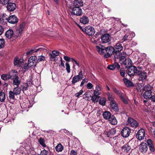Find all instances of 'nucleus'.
<instances>
[{"mask_svg":"<svg viewBox=\"0 0 155 155\" xmlns=\"http://www.w3.org/2000/svg\"><path fill=\"white\" fill-rule=\"evenodd\" d=\"M150 150L152 152H154L155 150L154 146L153 144L152 145L149 146Z\"/></svg>","mask_w":155,"mask_h":155,"instance_id":"e2e57ef3","label":"nucleus"},{"mask_svg":"<svg viewBox=\"0 0 155 155\" xmlns=\"http://www.w3.org/2000/svg\"><path fill=\"white\" fill-rule=\"evenodd\" d=\"M40 143L44 147H46V146L45 144V141L44 139L42 138H40L39 140Z\"/></svg>","mask_w":155,"mask_h":155,"instance_id":"c03bdc74","label":"nucleus"},{"mask_svg":"<svg viewBox=\"0 0 155 155\" xmlns=\"http://www.w3.org/2000/svg\"><path fill=\"white\" fill-rule=\"evenodd\" d=\"M123 62L127 68L132 66L131 60L129 58L125 59L124 61H123Z\"/></svg>","mask_w":155,"mask_h":155,"instance_id":"4be33fe9","label":"nucleus"},{"mask_svg":"<svg viewBox=\"0 0 155 155\" xmlns=\"http://www.w3.org/2000/svg\"><path fill=\"white\" fill-rule=\"evenodd\" d=\"M127 54L124 52H123L121 53H116L114 54V55L115 59L119 58L120 61H124L126 59L125 58L127 57Z\"/></svg>","mask_w":155,"mask_h":155,"instance_id":"0eeeda50","label":"nucleus"},{"mask_svg":"<svg viewBox=\"0 0 155 155\" xmlns=\"http://www.w3.org/2000/svg\"><path fill=\"white\" fill-rule=\"evenodd\" d=\"M88 81L87 79H84L82 80V82L81 83V84H80V86L82 87V86L86 82H87Z\"/></svg>","mask_w":155,"mask_h":155,"instance_id":"6e6d98bb","label":"nucleus"},{"mask_svg":"<svg viewBox=\"0 0 155 155\" xmlns=\"http://www.w3.org/2000/svg\"><path fill=\"white\" fill-rule=\"evenodd\" d=\"M36 56H31L29 58L28 63L30 67H32L35 65L37 62L36 60Z\"/></svg>","mask_w":155,"mask_h":155,"instance_id":"dca6fc26","label":"nucleus"},{"mask_svg":"<svg viewBox=\"0 0 155 155\" xmlns=\"http://www.w3.org/2000/svg\"><path fill=\"white\" fill-rule=\"evenodd\" d=\"M152 87L149 84L145 86L143 89L145 92L143 94V97L146 99H149L152 97Z\"/></svg>","mask_w":155,"mask_h":155,"instance_id":"f257e3e1","label":"nucleus"},{"mask_svg":"<svg viewBox=\"0 0 155 155\" xmlns=\"http://www.w3.org/2000/svg\"><path fill=\"white\" fill-rule=\"evenodd\" d=\"M91 129L94 133L97 132L99 129V127L96 125L94 124L91 127Z\"/></svg>","mask_w":155,"mask_h":155,"instance_id":"f704fd0d","label":"nucleus"},{"mask_svg":"<svg viewBox=\"0 0 155 155\" xmlns=\"http://www.w3.org/2000/svg\"><path fill=\"white\" fill-rule=\"evenodd\" d=\"M5 45V41L3 39H0V48H3Z\"/></svg>","mask_w":155,"mask_h":155,"instance_id":"de8ad7c7","label":"nucleus"},{"mask_svg":"<svg viewBox=\"0 0 155 155\" xmlns=\"http://www.w3.org/2000/svg\"><path fill=\"white\" fill-rule=\"evenodd\" d=\"M127 125L132 127L136 128L138 126L137 122L133 118L129 117L127 120Z\"/></svg>","mask_w":155,"mask_h":155,"instance_id":"7ed1b4c3","label":"nucleus"},{"mask_svg":"<svg viewBox=\"0 0 155 155\" xmlns=\"http://www.w3.org/2000/svg\"><path fill=\"white\" fill-rule=\"evenodd\" d=\"M11 79L13 80V84L14 85L18 86L20 84V80L18 76V72L15 70H12L11 71Z\"/></svg>","mask_w":155,"mask_h":155,"instance_id":"f03ea898","label":"nucleus"},{"mask_svg":"<svg viewBox=\"0 0 155 155\" xmlns=\"http://www.w3.org/2000/svg\"><path fill=\"white\" fill-rule=\"evenodd\" d=\"M114 92L116 94H117V95H118V96L120 97V96L121 95H122L124 94L123 93H122L121 92V91L120 90H119L118 89L115 88L114 89Z\"/></svg>","mask_w":155,"mask_h":155,"instance_id":"a18cd8bd","label":"nucleus"},{"mask_svg":"<svg viewBox=\"0 0 155 155\" xmlns=\"http://www.w3.org/2000/svg\"><path fill=\"white\" fill-rule=\"evenodd\" d=\"M145 132L144 129H141L139 130L136 134V137L139 140L143 139L145 137Z\"/></svg>","mask_w":155,"mask_h":155,"instance_id":"9b49d317","label":"nucleus"},{"mask_svg":"<svg viewBox=\"0 0 155 155\" xmlns=\"http://www.w3.org/2000/svg\"><path fill=\"white\" fill-rule=\"evenodd\" d=\"M105 51L107 54L104 55L105 57L106 58L109 57L113 54H114V48L111 46L105 48Z\"/></svg>","mask_w":155,"mask_h":155,"instance_id":"6e6552de","label":"nucleus"},{"mask_svg":"<svg viewBox=\"0 0 155 155\" xmlns=\"http://www.w3.org/2000/svg\"><path fill=\"white\" fill-rule=\"evenodd\" d=\"M137 74L140 76V80H144L146 79L147 74L145 72H142L140 70H139Z\"/></svg>","mask_w":155,"mask_h":155,"instance_id":"6ab92c4d","label":"nucleus"},{"mask_svg":"<svg viewBox=\"0 0 155 155\" xmlns=\"http://www.w3.org/2000/svg\"><path fill=\"white\" fill-rule=\"evenodd\" d=\"M23 62V60L19 58L18 57H15L14 60V64L17 67L21 66Z\"/></svg>","mask_w":155,"mask_h":155,"instance_id":"2eb2a0df","label":"nucleus"},{"mask_svg":"<svg viewBox=\"0 0 155 155\" xmlns=\"http://www.w3.org/2000/svg\"><path fill=\"white\" fill-rule=\"evenodd\" d=\"M12 91L14 92L16 95H17L20 94L21 89L18 87H17L13 89Z\"/></svg>","mask_w":155,"mask_h":155,"instance_id":"e433bc0d","label":"nucleus"},{"mask_svg":"<svg viewBox=\"0 0 155 155\" xmlns=\"http://www.w3.org/2000/svg\"><path fill=\"white\" fill-rule=\"evenodd\" d=\"M47 50V48L44 46L36 47L34 49L31 50L30 51L28 52L27 53V54L28 55L30 54H31L33 51H34L35 52H37L38 51L45 52Z\"/></svg>","mask_w":155,"mask_h":155,"instance_id":"20e7f679","label":"nucleus"},{"mask_svg":"<svg viewBox=\"0 0 155 155\" xmlns=\"http://www.w3.org/2000/svg\"><path fill=\"white\" fill-rule=\"evenodd\" d=\"M114 54L116 53H120V51L123 49V47L122 45L120 43H117L114 46Z\"/></svg>","mask_w":155,"mask_h":155,"instance_id":"a211bd4d","label":"nucleus"},{"mask_svg":"<svg viewBox=\"0 0 155 155\" xmlns=\"http://www.w3.org/2000/svg\"><path fill=\"white\" fill-rule=\"evenodd\" d=\"M83 93V91L82 90H80L79 92L75 94V95L76 97H79Z\"/></svg>","mask_w":155,"mask_h":155,"instance_id":"8fccbe9b","label":"nucleus"},{"mask_svg":"<svg viewBox=\"0 0 155 155\" xmlns=\"http://www.w3.org/2000/svg\"><path fill=\"white\" fill-rule=\"evenodd\" d=\"M48 153V151L45 150H44L42 151L41 153V155H47Z\"/></svg>","mask_w":155,"mask_h":155,"instance_id":"5fc2aeb1","label":"nucleus"},{"mask_svg":"<svg viewBox=\"0 0 155 155\" xmlns=\"http://www.w3.org/2000/svg\"><path fill=\"white\" fill-rule=\"evenodd\" d=\"M147 149V145L146 143H143L141 144L139 147L140 151L143 152L146 151Z\"/></svg>","mask_w":155,"mask_h":155,"instance_id":"cd10ccee","label":"nucleus"},{"mask_svg":"<svg viewBox=\"0 0 155 155\" xmlns=\"http://www.w3.org/2000/svg\"><path fill=\"white\" fill-rule=\"evenodd\" d=\"M25 22H23L19 26L16 30V33L17 34L16 36L18 37L20 36L25 26Z\"/></svg>","mask_w":155,"mask_h":155,"instance_id":"f8f14e48","label":"nucleus"},{"mask_svg":"<svg viewBox=\"0 0 155 155\" xmlns=\"http://www.w3.org/2000/svg\"><path fill=\"white\" fill-rule=\"evenodd\" d=\"M45 60V57L44 56L41 55L38 56V59L37 60V61H44Z\"/></svg>","mask_w":155,"mask_h":155,"instance_id":"09e8293b","label":"nucleus"},{"mask_svg":"<svg viewBox=\"0 0 155 155\" xmlns=\"http://www.w3.org/2000/svg\"><path fill=\"white\" fill-rule=\"evenodd\" d=\"M15 94L12 91H10L9 92V99L8 101L10 103L13 104L14 102L15 99Z\"/></svg>","mask_w":155,"mask_h":155,"instance_id":"412c9836","label":"nucleus"},{"mask_svg":"<svg viewBox=\"0 0 155 155\" xmlns=\"http://www.w3.org/2000/svg\"><path fill=\"white\" fill-rule=\"evenodd\" d=\"M124 81L125 85L127 87L131 86L132 85V83L129 80L126 78L124 79Z\"/></svg>","mask_w":155,"mask_h":155,"instance_id":"ea45409f","label":"nucleus"},{"mask_svg":"<svg viewBox=\"0 0 155 155\" xmlns=\"http://www.w3.org/2000/svg\"><path fill=\"white\" fill-rule=\"evenodd\" d=\"M64 58L66 61H70L71 58L70 57H69L67 56H64Z\"/></svg>","mask_w":155,"mask_h":155,"instance_id":"338daca9","label":"nucleus"},{"mask_svg":"<svg viewBox=\"0 0 155 155\" xmlns=\"http://www.w3.org/2000/svg\"><path fill=\"white\" fill-rule=\"evenodd\" d=\"M64 147L61 143H59L55 147V150L57 152H61L63 149Z\"/></svg>","mask_w":155,"mask_h":155,"instance_id":"4c0bfd02","label":"nucleus"},{"mask_svg":"<svg viewBox=\"0 0 155 155\" xmlns=\"http://www.w3.org/2000/svg\"><path fill=\"white\" fill-rule=\"evenodd\" d=\"M31 67H30V66H29V64H28H28H25L22 68V71L23 72H25L26 70L28 69V68Z\"/></svg>","mask_w":155,"mask_h":155,"instance_id":"79ce46f5","label":"nucleus"},{"mask_svg":"<svg viewBox=\"0 0 155 155\" xmlns=\"http://www.w3.org/2000/svg\"><path fill=\"white\" fill-rule=\"evenodd\" d=\"M108 100L110 101V103L111 102H115L114 101V98L113 97L111 96H109L108 97Z\"/></svg>","mask_w":155,"mask_h":155,"instance_id":"69168bd1","label":"nucleus"},{"mask_svg":"<svg viewBox=\"0 0 155 155\" xmlns=\"http://www.w3.org/2000/svg\"><path fill=\"white\" fill-rule=\"evenodd\" d=\"M91 97L92 101L94 103L97 102L100 98L99 96L93 95Z\"/></svg>","mask_w":155,"mask_h":155,"instance_id":"58836bf2","label":"nucleus"},{"mask_svg":"<svg viewBox=\"0 0 155 155\" xmlns=\"http://www.w3.org/2000/svg\"><path fill=\"white\" fill-rule=\"evenodd\" d=\"M128 74L130 76H132L135 74H137L138 70L137 68L134 66H131L127 68Z\"/></svg>","mask_w":155,"mask_h":155,"instance_id":"423d86ee","label":"nucleus"},{"mask_svg":"<svg viewBox=\"0 0 155 155\" xmlns=\"http://www.w3.org/2000/svg\"><path fill=\"white\" fill-rule=\"evenodd\" d=\"M16 7L14 3H9L7 5V8L9 11H13L15 9Z\"/></svg>","mask_w":155,"mask_h":155,"instance_id":"b1692460","label":"nucleus"},{"mask_svg":"<svg viewBox=\"0 0 155 155\" xmlns=\"http://www.w3.org/2000/svg\"><path fill=\"white\" fill-rule=\"evenodd\" d=\"M66 69L67 70V72L68 73L70 72V64L68 62H66L65 64Z\"/></svg>","mask_w":155,"mask_h":155,"instance_id":"49530a36","label":"nucleus"},{"mask_svg":"<svg viewBox=\"0 0 155 155\" xmlns=\"http://www.w3.org/2000/svg\"><path fill=\"white\" fill-rule=\"evenodd\" d=\"M147 143L148 146V147L152 145L153 144L152 143V141L150 139H149L147 140Z\"/></svg>","mask_w":155,"mask_h":155,"instance_id":"680f3d73","label":"nucleus"},{"mask_svg":"<svg viewBox=\"0 0 155 155\" xmlns=\"http://www.w3.org/2000/svg\"><path fill=\"white\" fill-rule=\"evenodd\" d=\"M107 68L111 70H113L115 68L114 64L109 65L107 67Z\"/></svg>","mask_w":155,"mask_h":155,"instance_id":"13d9d810","label":"nucleus"},{"mask_svg":"<svg viewBox=\"0 0 155 155\" xmlns=\"http://www.w3.org/2000/svg\"><path fill=\"white\" fill-rule=\"evenodd\" d=\"M8 17L5 14H2L0 15V24L5 25L8 21Z\"/></svg>","mask_w":155,"mask_h":155,"instance_id":"f3484780","label":"nucleus"},{"mask_svg":"<svg viewBox=\"0 0 155 155\" xmlns=\"http://www.w3.org/2000/svg\"><path fill=\"white\" fill-rule=\"evenodd\" d=\"M134 34L132 33H127L124 36L123 38L122 39V40L123 41H124L128 40L130 39V38H132L134 37Z\"/></svg>","mask_w":155,"mask_h":155,"instance_id":"c85d7f7f","label":"nucleus"},{"mask_svg":"<svg viewBox=\"0 0 155 155\" xmlns=\"http://www.w3.org/2000/svg\"><path fill=\"white\" fill-rule=\"evenodd\" d=\"M80 21L81 23L84 25H86L88 23L89 19L87 17L85 16L81 18Z\"/></svg>","mask_w":155,"mask_h":155,"instance_id":"bb28decb","label":"nucleus"},{"mask_svg":"<svg viewBox=\"0 0 155 155\" xmlns=\"http://www.w3.org/2000/svg\"><path fill=\"white\" fill-rule=\"evenodd\" d=\"M49 55L50 56V59L51 61H55L56 60V56H54L52 53H49Z\"/></svg>","mask_w":155,"mask_h":155,"instance_id":"3c124183","label":"nucleus"},{"mask_svg":"<svg viewBox=\"0 0 155 155\" xmlns=\"http://www.w3.org/2000/svg\"><path fill=\"white\" fill-rule=\"evenodd\" d=\"M93 87V85L90 83H88L87 85V87L88 89H91Z\"/></svg>","mask_w":155,"mask_h":155,"instance_id":"4d7b16f0","label":"nucleus"},{"mask_svg":"<svg viewBox=\"0 0 155 155\" xmlns=\"http://www.w3.org/2000/svg\"><path fill=\"white\" fill-rule=\"evenodd\" d=\"M54 56H57L59 55V52L57 51H54L52 52Z\"/></svg>","mask_w":155,"mask_h":155,"instance_id":"bf43d9fd","label":"nucleus"},{"mask_svg":"<svg viewBox=\"0 0 155 155\" xmlns=\"http://www.w3.org/2000/svg\"><path fill=\"white\" fill-rule=\"evenodd\" d=\"M130 146L128 144H125L122 147V150L126 153H127L130 151Z\"/></svg>","mask_w":155,"mask_h":155,"instance_id":"473e14b6","label":"nucleus"},{"mask_svg":"<svg viewBox=\"0 0 155 155\" xmlns=\"http://www.w3.org/2000/svg\"><path fill=\"white\" fill-rule=\"evenodd\" d=\"M74 7H80L83 5L82 0H75L73 2Z\"/></svg>","mask_w":155,"mask_h":155,"instance_id":"393cba45","label":"nucleus"},{"mask_svg":"<svg viewBox=\"0 0 155 155\" xmlns=\"http://www.w3.org/2000/svg\"><path fill=\"white\" fill-rule=\"evenodd\" d=\"M110 106L115 111H118V108L115 102H111L110 103Z\"/></svg>","mask_w":155,"mask_h":155,"instance_id":"72a5a7b5","label":"nucleus"},{"mask_svg":"<svg viewBox=\"0 0 155 155\" xmlns=\"http://www.w3.org/2000/svg\"><path fill=\"white\" fill-rule=\"evenodd\" d=\"M96 48L98 53L101 54H104V51L105 50V47L102 45L97 46L96 47Z\"/></svg>","mask_w":155,"mask_h":155,"instance_id":"a878e982","label":"nucleus"},{"mask_svg":"<svg viewBox=\"0 0 155 155\" xmlns=\"http://www.w3.org/2000/svg\"><path fill=\"white\" fill-rule=\"evenodd\" d=\"M10 0H0L1 3L3 5H5L8 3Z\"/></svg>","mask_w":155,"mask_h":155,"instance_id":"603ef678","label":"nucleus"},{"mask_svg":"<svg viewBox=\"0 0 155 155\" xmlns=\"http://www.w3.org/2000/svg\"><path fill=\"white\" fill-rule=\"evenodd\" d=\"M103 116L104 119L108 120L112 116L111 113L108 111H105L103 114Z\"/></svg>","mask_w":155,"mask_h":155,"instance_id":"7c9ffc66","label":"nucleus"},{"mask_svg":"<svg viewBox=\"0 0 155 155\" xmlns=\"http://www.w3.org/2000/svg\"><path fill=\"white\" fill-rule=\"evenodd\" d=\"M5 98V93L3 92H1L0 93V101L1 102L4 101Z\"/></svg>","mask_w":155,"mask_h":155,"instance_id":"a19ab883","label":"nucleus"},{"mask_svg":"<svg viewBox=\"0 0 155 155\" xmlns=\"http://www.w3.org/2000/svg\"><path fill=\"white\" fill-rule=\"evenodd\" d=\"M131 132L130 129L127 127L123 128L122 130L121 134V135L124 137H127L130 135Z\"/></svg>","mask_w":155,"mask_h":155,"instance_id":"9d476101","label":"nucleus"},{"mask_svg":"<svg viewBox=\"0 0 155 155\" xmlns=\"http://www.w3.org/2000/svg\"><path fill=\"white\" fill-rule=\"evenodd\" d=\"M120 73L122 77H124L125 76V71L124 70H121L120 71Z\"/></svg>","mask_w":155,"mask_h":155,"instance_id":"052dcab7","label":"nucleus"},{"mask_svg":"<svg viewBox=\"0 0 155 155\" xmlns=\"http://www.w3.org/2000/svg\"><path fill=\"white\" fill-rule=\"evenodd\" d=\"M84 31L88 35L92 36L94 34L95 30L93 27L88 26L85 27Z\"/></svg>","mask_w":155,"mask_h":155,"instance_id":"1a4fd4ad","label":"nucleus"},{"mask_svg":"<svg viewBox=\"0 0 155 155\" xmlns=\"http://www.w3.org/2000/svg\"><path fill=\"white\" fill-rule=\"evenodd\" d=\"M151 100L153 102H155V94L152 95V97L150 98Z\"/></svg>","mask_w":155,"mask_h":155,"instance_id":"774afa93","label":"nucleus"},{"mask_svg":"<svg viewBox=\"0 0 155 155\" xmlns=\"http://www.w3.org/2000/svg\"><path fill=\"white\" fill-rule=\"evenodd\" d=\"M120 99L122 101L124 104H128L127 99L126 95L124 94L121 95L120 97Z\"/></svg>","mask_w":155,"mask_h":155,"instance_id":"c9c22d12","label":"nucleus"},{"mask_svg":"<svg viewBox=\"0 0 155 155\" xmlns=\"http://www.w3.org/2000/svg\"><path fill=\"white\" fill-rule=\"evenodd\" d=\"M101 39L102 43H105L108 42L110 41L111 37L108 34H105L101 36Z\"/></svg>","mask_w":155,"mask_h":155,"instance_id":"ddd939ff","label":"nucleus"},{"mask_svg":"<svg viewBox=\"0 0 155 155\" xmlns=\"http://www.w3.org/2000/svg\"><path fill=\"white\" fill-rule=\"evenodd\" d=\"M72 12L77 16H81L83 14L82 10L80 7H74Z\"/></svg>","mask_w":155,"mask_h":155,"instance_id":"4468645a","label":"nucleus"},{"mask_svg":"<svg viewBox=\"0 0 155 155\" xmlns=\"http://www.w3.org/2000/svg\"><path fill=\"white\" fill-rule=\"evenodd\" d=\"M99 102L100 104L104 106L106 102V99L104 98H100Z\"/></svg>","mask_w":155,"mask_h":155,"instance_id":"37998d69","label":"nucleus"},{"mask_svg":"<svg viewBox=\"0 0 155 155\" xmlns=\"http://www.w3.org/2000/svg\"><path fill=\"white\" fill-rule=\"evenodd\" d=\"M96 90L98 91H100L101 90V86L100 84H98L96 85Z\"/></svg>","mask_w":155,"mask_h":155,"instance_id":"0e129e2a","label":"nucleus"},{"mask_svg":"<svg viewBox=\"0 0 155 155\" xmlns=\"http://www.w3.org/2000/svg\"><path fill=\"white\" fill-rule=\"evenodd\" d=\"M14 35L13 31L11 29L8 30L5 32V36L6 38L10 39L13 37Z\"/></svg>","mask_w":155,"mask_h":155,"instance_id":"5701e85b","label":"nucleus"},{"mask_svg":"<svg viewBox=\"0 0 155 155\" xmlns=\"http://www.w3.org/2000/svg\"><path fill=\"white\" fill-rule=\"evenodd\" d=\"M110 134L112 135H114L116 133V130L114 129H112L110 130L109 131Z\"/></svg>","mask_w":155,"mask_h":155,"instance_id":"864d4df0","label":"nucleus"},{"mask_svg":"<svg viewBox=\"0 0 155 155\" xmlns=\"http://www.w3.org/2000/svg\"><path fill=\"white\" fill-rule=\"evenodd\" d=\"M8 21L11 24H15L17 23L18 21V19L15 15H12L8 18Z\"/></svg>","mask_w":155,"mask_h":155,"instance_id":"aec40b11","label":"nucleus"},{"mask_svg":"<svg viewBox=\"0 0 155 155\" xmlns=\"http://www.w3.org/2000/svg\"><path fill=\"white\" fill-rule=\"evenodd\" d=\"M11 71L9 74H3L1 75V78L4 81H6L8 79H11Z\"/></svg>","mask_w":155,"mask_h":155,"instance_id":"c756f323","label":"nucleus"},{"mask_svg":"<svg viewBox=\"0 0 155 155\" xmlns=\"http://www.w3.org/2000/svg\"><path fill=\"white\" fill-rule=\"evenodd\" d=\"M83 78V75L82 70H81L78 75L74 77L72 79V84H75L82 80Z\"/></svg>","mask_w":155,"mask_h":155,"instance_id":"39448f33","label":"nucleus"},{"mask_svg":"<svg viewBox=\"0 0 155 155\" xmlns=\"http://www.w3.org/2000/svg\"><path fill=\"white\" fill-rule=\"evenodd\" d=\"M108 120L110 123L112 125H115L117 123V119L113 115H112Z\"/></svg>","mask_w":155,"mask_h":155,"instance_id":"2f4dec72","label":"nucleus"}]
</instances>
